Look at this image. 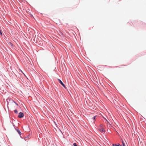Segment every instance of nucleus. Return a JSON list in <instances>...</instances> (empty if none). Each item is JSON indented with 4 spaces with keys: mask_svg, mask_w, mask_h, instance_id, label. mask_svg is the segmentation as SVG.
<instances>
[{
    "mask_svg": "<svg viewBox=\"0 0 146 146\" xmlns=\"http://www.w3.org/2000/svg\"><path fill=\"white\" fill-rule=\"evenodd\" d=\"M122 144H120L118 143H116L115 144L112 143V146H126L123 140H121Z\"/></svg>",
    "mask_w": 146,
    "mask_h": 146,
    "instance_id": "nucleus-1",
    "label": "nucleus"
},
{
    "mask_svg": "<svg viewBox=\"0 0 146 146\" xmlns=\"http://www.w3.org/2000/svg\"><path fill=\"white\" fill-rule=\"evenodd\" d=\"M58 81L64 87L65 89H67V87H66L65 85L62 82V80L59 78L57 79Z\"/></svg>",
    "mask_w": 146,
    "mask_h": 146,
    "instance_id": "nucleus-2",
    "label": "nucleus"
},
{
    "mask_svg": "<svg viewBox=\"0 0 146 146\" xmlns=\"http://www.w3.org/2000/svg\"><path fill=\"white\" fill-rule=\"evenodd\" d=\"M24 117V114L21 111L19 113L18 117L21 118H23Z\"/></svg>",
    "mask_w": 146,
    "mask_h": 146,
    "instance_id": "nucleus-3",
    "label": "nucleus"
},
{
    "mask_svg": "<svg viewBox=\"0 0 146 146\" xmlns=\"http://www.w3.org/2000/svg\"><path fill=\"white\" fill-rule=\"evenodd\" d=\"M3 82L2 81H1L0 82V90H3V89L4 88V86H3Z\"/></svg>",
    "mask_w": 146,
    "mask_h": 146,
    "instance_id": "nucleus-4",
    "label": "nucleus"
},
{
    "mask_svg": "<svg viewBox=\"0 0 146 146\" xmlns=\"http://www.w3.org/2000/svg\"><path fill=\"white\" fill-rule=\"evenodd\" d=\"M15 129L19 135H20L22 134V133L21 132L20 129H19V128H18L17 127L15 128Z\"/></svg>",
    "mask_w": 146,
    "mask_h": 146,
    "instance_id": "nucleus-5",
    "label": "nucleus"
},
{
    "mask_svg": "<svg viewBox=\"0 0 146 146\" xmlns=\"http://www.w3.org/2000/svg\"><path fill=\"white\" fill-rule=\"evenodd\" d=\"M40 38V42H39L38 41V42H36V43L39 46H42L43 43L42 42V41H41V37H39Z\"/></svg>",
    "mask_w": 146,
    "mask_h": 146,
    "instance_id": "nucleus-6",
    "label": "nucleus"
},
{
    "mask_svg": "<svg viewBox=\"0 0 146 146\" xmlns=\"http://www.w3.org/2000/svg\"><path fill=\"white\" fill-rule=\"evenodd\" d=\"M12 100H13V99L11 98H9L8 99H6L7 102V108L8 109H9V107H8V105L9 104V102L11 100L12 101Z\"/></svg>",
    "mask_w": 146,
    "mask_h": 146,
    "instance_id": "nucleus-7",
    "label": "nucleus"
},
{
    "mask_svg": "<svg viewBox=\"0 0 146 146\" xmlns=\"http://www.w3.org/2000/svg\"><path fill=\"white\" fill-rule=\"evenodd\" d=\"M98 130H99L100 132H102L103 133H104L105 132V129L103 128H98Z\"/></svg>",
    "mask_w": 146,
    "mask_h": 146,
    "instance_id": "nucleus-8",
    "label": "nucleus"
},
{
    "mask_svg": "<svg viewBox=\"0 0 146 146\" xmlns=\"http://www.w3.org/2000/svg\"><path fill=\"white\" fill-rule=\"evenodd\" d=\"M36 35H33L32 36V38H33V40L34 42H35L36 40L35 39Z\"/></svg>",
    "mask_w": 146,
    "mask_h": 146,
    "instance_id": "nucleus-9",
    "label": "nucleus"
},
{
    "mask_svg": "<svg viewBox=\"0 0 146 146\" xmlns=\"http://www.w3.org/2000/svg\"><path fill=\"white\" fill-rule=\"evenodd\" d=\"M102 118L104 119L105 122H107L108 123H109V124L110 123L109 121L106 119L105 117H104L103 116H102Z\"/></svg>",
    "mask_w": 146,
    "mask_h": 146,
    "instance_id": "nucleus-10",
    "label": "nucleus"
},
{
    "mask_svg": "<svg viewBox=\"0 0 146 146\" xmlns=\"http://www.w3.org/2000/svg\"><path fill=\"white\" fill-rule=\"evenodd\" d=\"M98 116L97 115H96L95 116H93L92 117V119H93V120H94V122L96 120V117H97V116Z\"/></svg>",
    "mask_w": 146,
    "mask_h": 146,
    "instance_id": "nucleus-11",
    "label": "nucleus"
},
{
    "mask_svg": "<svg viewBox=\"0 0 146 146\" xmlns=\"http://www.w3.org/2000/svg\"><path fill=\"white\" fill-rule=\"evenodd\" d=\"M12 102L14 103L17 106H19V105L13 99L12 100Z\"/></svg>",
    "mask_w": 146,
    "mask_h": 146,
    "instance_id": "nucleus-12",
    "label": "nucleus"
},
{
    "mask_svg": "<svg viewBox=\"0 0 146 146\" xmlns=\"http://www.w3.org/2000/svg\"><path fill=\"white\" fill-rule=\"evenodd\" d=\"M40 38L39 37V38H38L37 37L35 42L36 43V42H37L38 41H39V42H40Z\"/></svg>",
    "mask_w": 146,
    "mask_h": 146,
    "instance_id": "nucleus-13",
    "label": "nucleus"
},
{
    "mask_svg": "<svg viewBox=\"0 0 146 146\" xmlns=\"http://www.w3.org/2000/svg\"><path fill=\"white\" fill-rule=\"evenodd\" d=\"M14 112L15 113V114H17L18 113V111L17 109H15V110H14Z\"/></svg>",
    "mask_w": 146,
    "mask_h": 146,
    "instance_id": "nucleus-14",
    "label": "nucleus"
},
{
    "mask_svg": "<svg viewBox=\"0 0 146 146\" xmlns=\"http://www.w3.org/2000/svg\"><path fill=\"white\" fill-rule=\"evenodd\" d=\"M72 146H78L76 143H74L72 145Z\"/></svg>",
    "mask_w": 146,
    "mask_h": 146,
    "instance_id": "nucleus-15",
    "label": "nucleus"
},
{
    "mask_svg": "<svg viewBox=\"0 0 146 146\" xmlns=\"http://www.w3.org/2000/svg\"><path fill=\"white\" fill-rule=\"evenodd\" d=\"M9 43V44H10L11 45V47H12L13 46V44L11 42H10Z\"/></svg>",
    "mask_w": 146,
    "mask_h": 146,
    "instance_id": "nucleus-16",
    "label": "nucleus"
},
{
    "mask_svg": "<svg viewBox=\"0 0 146 146\" xmlns=\"http://www.w3.org/2000/svg\"><path fill=\"white\" fill-rule=\"evenodd\" d=\"M53 122L54 123V124H55V125H56V127H58V125H57V123H56V122L55 121H53Z\"/></svg>",
    "mask_w": 146,
    "mask_h": 146,
    "instance_id": "nucleus-17",
    "label": "nucleus"
},
{
    "mask_svg": "<svg viewBox=\"0 0 146 146\" xmlns=\"http://www.w3.org/2000/svg\"><path fill=\"white\" fill-rule=\"evenodd\" d=\"M20 135V137L21 138V139H24V137H23V135Z\"/></svg>",
    "mask_w": 146,
    "mask_h": 146,
    "instance_id": "nucleus-18",
    "label": "nucleus"
},
{
    "mask_svg": "<svg viewBox=\"0 0 146 146\" xmlns=\"http://www.w3.org/2000/svg\"><path fill=\"white\" fill-rule=\"evenodd\" d=\"M100 127H101V128H103V125L102 124H100Z\"/></svg>",
    "mask_w": 146,
    "mask_h": 146,
    "instance_id": "nucleus-19",
    "label": "nucleus"
},
{
    "mask_svg": "<svg viewBox=\"0 0 146 146\" xmlns=\"http://www.w3.org/2000/svg\"><path fill=\"white\" fill-rule=\"evenodd\" d=\"M0 34L1 36L3 35L2 32L1 30L0 31Z\"/></svg>",
    "mask_w": 146,
    "mask_h": 146,
    "instance_id": "nucleus-20",
    "label": "nucleus"
},
{
    "mask_svg": "<svg viewBox=\"0 0 146 146\" xmlns=\"http://www.w3.org/2000/svg\"><path fill=\"white\" fill-rule=\"evenodd\" d=\"M29 136H30V135H28L27 136V137H24V139H25L26 138H29Z\"/></svg>",
    "mask_w": 146,
    "mask_h": 146,
    "instance_id": "nucleus-21",
    "label": "nucleus"
},
{
    "mask_svg": "<svg viewBox=\"0 0 146 146\" xmlns=\"http://www.w3.org/2000/svg\"><path fill=\"white\" fill-rule=\"evenodd\" d=\"M21 73H22L23 74H24V75L26 77V76L25 75V74L21 70Z\"/></svg>",
    "mask_w": 146,
    "mask_h": 146,
    "instance_id": "nucleus-22",
    "label": "nucleus"
},
{
    "mask_svg": "<svg viewBox=\"0 0 146 146\" xmlns=\"http://www.w3.org/2000/svg\"><path fill=\"white\" fill-rule=\"evenodd\" d=\"M21 73H22L23 74H24V75L26 77V76L25 75V74L21 70Z\"/></svg>",
    "mask_w": 146,
    "mask_h": 146,
    "instance_id": "nucleus-23",
    "label": "nucleus"
},
{
    "mask_svg": "<svg viewBox=\"0 0 146 146\" xmlns=\"http://www.w3.org/2000/svg\"><path fill=\"white\" fill-rule=\"evenodd\" d=\"M57 128H58V129L60 131V132H61V133H62V131L58 127H57Z\"/></svg>",
    "mask_w": 146,
    "mask_h": 146,
    "instance_id": "nucleus-24",
    "label": "nucleus"
},
{
    "mask_svg": "<svg viewBox=\"0 0 146 146\" xmlns=\"http://www.w3.org/2000/svg\"><path fill=\"white\" fill-rule=\"evenodd\" d=\"M13 126L14 127V128H16L15 127V125L13 123Z\"/></svg>",
    "mask_w": 146,
    "mask_h": 146,
    "instance_id": "nucleus-25",
    "label": "nucleus"
},
{
    "mask_svg": "<svg viewBox=\"0 0 146 146\" xmlns=\"http://www.w3.org/2000/svg\"><path fill=\"white\" fill-rule=\"evenodd\" d=\"M31 15V17H33V15L32 14Z\"/></svg>",
    "mask_w": 146,
    "mask_h": 146,
    "instance_id": "nucleus-26",
    "label": "nucleus"
},
{
    "mask_svg": "<svg viewBox=\"0 0 146 146\" xmlns=\"http://www.w3.org/2000/svg\"><path fill=\"white\" fill-rule=\"evenodd\" d=\"M62 35H63V34L61 32L60 33Z\"/></svg>",
    "mask_w": 146,
    "mask_h": 146,
    "instance_id": "nucleus-27",
    "label": "nucleus"
},
{
    "mask_svg": "<svg viewBox=\"0 0 146 146\" xmlns=\"http://www.w3.org/2000/svg\"><path fill=\"white\" fill-rule=\"evenodd\" d=\"M120 66H118V67H120ZM117 67V66H116V67Z\"/></svg>",
    "mask_w": 146,
    "mask_h": 146,
    "instance_id": "nucleus-28",
    "label": "nucleus"
},
{
    "mask_svg": "<svg viewBox=\"0 0 146 146\" xmlns=\"http://www.w3.org/2000/svg\"><path fill=\"white\" fill-rule=\"evenodd\" d=\"M121 0H119V1H121Z\"/></svg>",
    "mask_w": 146,
    "mask_h": 146,
    "instance_id": "nucleus-29",
    "label": "nucleus"
}]
</instances>
